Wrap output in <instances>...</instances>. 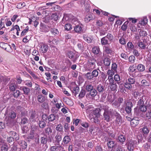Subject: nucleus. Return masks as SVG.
Masks as SVG:
<instances>
[{
  "label": "nucleus",
  "mask_w": 151,
  "mask_h": 151,
  "mask_svg": "<svg viewBox=\"0 0 151 151\" xmlns=\"http://www.w3.org/2000/svg\"><path fill=\"white\" fill-rule=\"evenodd\" d=\"M29 27L28 26H27L26 28L25 29H24L22 32L21 34V36H24L25 34L26 33H27L29 30Z\"/></svg>",
  "instance_id": "60"
},
{
  "label": "nucleus",
  "mask_w": 151,
  "mask_h": 151,
  "mask_svg": "<svg viewBox=\"0 0 151 151\" xmlns=\"http://www.w3.org/2000/svg\"><path fill=\"white\" fill-rule=\"evenodd\" d=\"M9 79H10L9 78L4 77V79L3 80V84L4 85H6Z\"/></svg>",
  "instance_id": "62"
},
{
  "label": "nucleus",
  "mask_w": 151,
  "mask_h": 151,
  "mask_svg": "<svg viewBox=\"0 0 151 151\" xmlns=\"http://www.w3.org/2000/svg\"><path fill=\"white\" fill-rule=\"evenodd\" d=\"M5 114L8 115V117L12 119H14L16 116V113L14 111H12L6 110Z\"/></svg>",
  "instance_id": "9"
},
{
  "label": "nucleus",
  "mask_w": 151,
  "mask_h": 151,
  "mask_svg": "<svg viewBox=\"0 0 151 151\" xmlns=\"http://www.w3.org/2000/svg\"><path fill=\"white\" fill-rule=\"evenodd\" d=\"M99 71L100 72V71L98 69H95L92 71L91 73L93 77H96L98 76Z\"/></svg>",
  "instance_id": "40"
},
{
  "label": "nucleus",
  "mask_w": 151,
  "mask_h": 151,
  "mask_svg": "<svg viewBox=\"0 0 151 151\" xmlns=\"http://www.w3.org/2000/svg\"><path fill=\"white\" fill-rule=\"evenodd\" d=\"M108 106L106 105H103L101 106V109H103L104 111V112H107L109 111Z\"/></svg>",
  "instance_id": "47"
},
{
  "label": "nucleus",
  "mask_w": 151,
  "mask_h": 151,
  "mask_svg": "<svg viewBox=\"0 0 151 151\" xmlns=\"http://www.w3.org/2000/svg\"><path fill=\"white\" fill-rule=\"evenodd\" d=\"M142 131L143 133L146 134H147L149 132L148 128L147 127H144L142 129Z\"/></svg>",
  "instance_id": "51"
},
{
  "label": "nucleus",
  "mask_w": 151,
  "mask_h": 151,
  "mask_svg": "<svg viewBox=\"0 0 151 151\" xmlns=\"http://www.w3.org/2000/svg\"><path fill=\"white\" fill-rule=\"evenodd\" d=\"M37 99L39 102L42 103L45 101V98L43 95H40L37 96Z\"/></svg>",
  "instance_id": "42"
},
{
  "label": "nucleus",
  "mask_w": 151,
  "mask_h": 151,
  "mask_svg": "<svg viewBox=\"0 0 151 151\" xmlns=\"http://www.w3.org/2000/svg\"><path fill=\"white\" fill-rule=\"evenodd\" d=\"M113 115L116 117V121L118 124H119L120 122L121 123L122 122V118L121 116L115 110H114Z\"/></svg>",
  "instance_id": "15"
},
{
  "label": "nucleus",
  "mask_w": 151,
  "mask_h": 151,
  "mask_svg": "<svg viewBox=\"0 0 151 151\" xmlns=\"http://www.w3.org/2000/svg\"><path fill=\"white\" fill-rule=\"evenodd\" d=\"M37 127L35 126H31L30 134L28 136V138L32 139L34 138L35 132L37 129Z\"/></svg>",
  "instance_id": "6"
},
{
  "label": "nucleus",
  "mask_w": 151,
  "mask_h": 151,
  "mask_svg": "<svg viewBox=\"0 0 151 151\" xmlns=\"http://www.w3.org/2000/svg\"><path fill=\"white\" fill-rule=\"evenodd\" d=\"M44 131L45 134L48 136L50 135L52 132V130L51 127H48L45 128Z\"/></svg>",
  "instance_id": "21"
},
{
  "label": "nucleus",
  "mask_w": 151,
  "mask_h": 151,
  "mask_svg": "<svg viewBox=\"0 0 151 151\" xmlns=\"http://www.w3.org/2000/svg\"><path fill=\"white\" fill-rule=\"evenodd\" d=\"M114 79L115 81H119L120 80V78L119 75L117 74L114 75Z\"/></svg>",
  "instance_id": "63"
},
{
  "label": "nucleus",
  "mask_w": 151,
  "mask_h": 151,
  "mask_svg": "<svg viewBox=\"0 0 151 151\" xmlns=\"http://www.w3.org/2000/svg\"><path fill=\"white\" fill-rule=\"evenodd\" d=\"M0 47L8 52H10L11 48L9 45L6 43L1 42L0 43Z\"/></svg>",
  "instance_id": "12"
},
{
  "label": "nucleus",
  "mask_w": 151,
  "mask_h": 151,
  "mask_svg": "<svg viewBox=\"0 0 151 151\" xmlns=\"http://www.w3.org/2000/svg\"><path fill=\"white\" fill-rule=\"evenodd\" d=\"M114 110L113 109H109V111L107 112H104L103 114L104 119L107 122H109L110 120L111 116L114 114Z\"/></svg>",
  "instance_id": "3"
},
{
  "label": "nucleus",
  "mask_w": 151,
  "mask_h": 151,
  "mask_svg": "<svg viewBox=\"0 0 151 151\" xmlns=\"http://www.w3.org/2000/svg\"><path fill=\"white\" fill-rule=\"evenodd\" d=\"M109 41H111L113 39L114 37L110 33H108L107 35L105 36Z\"/></svg>",
  "instance_id": "50"
},
{
  "label": "nucleus",
  "mask_w": 151,
  "mask_h": 151,
  "mask_svg": "<svg viewBox=\"0 0 151 151\" xmlns=\"http://www.w3.org/2000/svg\"><path fill=\"white\" fill-rule=\"evenodd\" d=\"M74 30L76 32L79 33H81L83 31L81 26L80 25H77L75 27Z\"/></svg>",
  "instance_id": "34"
},
{
  "label": "nucleus",
  "mask_w": 151,
  "mask_h": 151,
  "mask_svg": "<svg viewBox=\"0 0 151 151\" xmlns=\"http://www.w3.org/2000/svg\"><path fill=\"white\" fill-rule=\"evenodd\" d=\"M65 29L66 30H69L72 29L71 25L70 24H65Z\"/></svg>",
  "instance_id": "58"
},
{
  "label": "nucleus",
  "mask_w": 151,
  "mask_h": 151,
  "mask_svg": "<svg viewBox=\"0 0 151 151\" xmlns=\"http://www.w3.org/2000/svg\"><path fill=\"white\" fill-rule=\"evenodd\" d=\"M128 23V21L125 22L122 26L121 29L123 31L126 30L127 27Z\"/></svg>",
  "instance_id": "48"
},
{
  "label": "nucleus",
  "mask_w": 151,
  "mask_h": 151,
  "mask_svg": "<svg viewBox=\"0 0 151 151\" xmlns=\"http://www.w3.org/2000/svg\"><path fill=\"white\" fill-rule=\"evenodd\" d=\"M86 78L88 80H91L93 79V77L92 75V73L91 72H88L85 74Z\"/></svg>",
  "instance_id": "43"
},
{
  "label": "nucleus",
  "mask_w": 151,
  "mask_h": 151,
  "mask_svg": "<svg viewBox=\"0 0 151 151\" xmlns=\"http://www.w3.org/2000/svg\"><path fill=\"white\" fill-rule=\"evenodd\" d=\"M9 89L11 91H15L17 88V85L15 83V81L14 79H12L8 85Z\"/></svg>",
  "instance_id": "5"
},
{
  "label": "nucleus",
  "mask_w": 151,
  "mask_h": 151,
  "mask_svg": "<svg viewBox=\"0 0 151 151\" xmlns=\"http://www.w3.org/2000/svg\"><path fill=\"white\" fill-rule=\"evenodd\" d=\"M51 141L52 140L50 137H49L48 139L45 137H41L40 138L41 143L43 144H45L46 143L47 141L51 142Z\"/></svg>",
  "instance_id": "18"
},
{
  "label": "nucleus",
  "mask_w": 151,
  "mask_h": 151,
  "mask_svg": "<svg viewBox=\"0 0 151 151\" xmlns=\"http://www.w3.org/2000/svg\"><path fill=\"white\" fill-rule=\"evenodd\" d=\"M20 89L23 90L25 95H28L30 91L29 88L26 86L21 87Z\"/></svg>",
  "instance_id": "31"
},
{
  "label": "nucleus",
  "mask_w": 151,
  "mask_h": 151,
  "mask_svg": "<svg viewBox=\"0 0 151 151\" xmlns=\"http://www.w3.org/2000/svg\"><path fill=\"white\" fill-rule=\"evenodd\" d=\"M67 56L68 58L72 59V61L75 62L77 59V57L75 56V53L72 51H69L67 53Z\"/></svg>",
  "instance_id": "16"
},
{
  "label": "nucleus",
  "mask_w": 151,
  "mask_h": 151,
  "mask_svg": "<svg viewBox=\"0 0 151 151\" xmlns=\"http://www.w3.org/2000/svg\"><path fill=\"white\" fill-rule=\"evenodd\" d=\"M48 46L46 45L43 44L41 46L40 49V51L43 53L46 52L48 49Z\"/></svg>",
  "instance_id": "35"
},
{
  "label": "nucleus",
  "mask_w": 151,
  "mask_h": 151,
  "mask_svg": "<svg viewBox=\"0 0 151 151\" xmlns=\"http://www.w3.org/2000/svg\"><path fill=\"white\" fill-rule=\"evenodd\" d=\"M98 93L96 89L94 88L91 91H90L86 94V98L89 97L90 96L92 97H95L97 94Z\"/></svg>",
  "instance_id": "13"
},
{
  "label": "nucleus",
  "mask_w": 151,
  "mask_h": 151,
  "mask_svg": "<svg viewBox=\"0 0 151 151\" xmlns=\"http://www.w3.org/2000/svg\"><path fill=\"white\" fill-rule=\"evenodd\" d=\"M94 19V16L91 15H87L86 16L85 18V21L86 23H88L91 20H93Z\"/></svg>",
  "instance_id": "28"
},
{
  "label": "nucleus",
  "mask_w": 151,
  "mask_h": 151,
  "mask_svg": "<svg viewBox=\"0 0 151 151\" xmlns=\"http://www.w3.org/2000/svg\"><path fill=\"white\" fill-rule=\"evenodd\" d=\"M119 43L123 45H125L126 44V39L122 36L121 37L119 40Z\"/></svg>",
  "instance_id": "44"
},
{
  "label": "nucleus",
  "mask_w": 151,
  "mask_h": 151,
  "mask_svg": "<svg viewBox=\"0 0 151 151\" xmlns=\"http://www.w3.org/2000/svg\"><path fill=\"white\" fill-rule=\"evenodd\" d=\"M118 139L122 144H123L126 140V137L124 135L121 134L119 136Z\"/></svg>",
  "instance_id": "36"
},
{
  "label": "nucleus",
  "mask_w": 151,
  "mask_h": 151,
  "mask_svg": "<svg viewBox=\"0 0 151 151\" xmlns=\"http://www.w3.org/2000/svg\"><path fill=\"white\" fill-rule=\"evenodd\" d=\"M86 92L85 89H82L78 96L79 99H81L84 97L86 94Z\"/></svg>",
  "instance_id": "25"
},
{
  "label": "nucleus",
  "mask_w": 151,
  "mask_h": 151,
  "mask_svg": "<svg viewBox=\"0 0 151 151\" xmlns=\"http://www.w3.org/2000/svg\"><path fill=\"white\" fill-rule=\"evenodd\" d=\"M141 83L142 85L144 86H149L150 85V83L145 79L142 80Z\"/></svg>",
  "instance_id": "49"
},
{
  "label": "nucleus",
  "mask_w": 151,
  "mask_h": 151,
  "mask_svg": "<svg viewBox=\"0 0 151 151\" xmlns=\"http://www.w3.org/2000/svg\"><path fill=\"white\" fill-rule=\"evenodd\" d=\"M138 32L139 33V35L140 37H145L147 35V32L144 30L141 29H139Z\"/></svg>",
  "instance_id": "30"
},
{
  "label": "nucleus",
  "mask_w": 151,
  "mask_h": 151,
  "mask_svg": "<svg viewBox=\"0 0 151 151\" xmlns=\"http://www.w3.org/2000/svg\"><path fill=\"white\" fill-rule=\"evenodd\" d=\"M58 115L55 114H51L48 117V119L49 122H52L54 120L57 121L58 120Z\"/></svg>",
  "instance_id": "14"
},
{
  "label": "nucleus",
  "mask_w": 151,
  "mask_h": 151,
  "mask_svg": "<svg viewBox=\"0 0 151 151\" xmlns=\"http://www.w3.org/2000/svg\"><path fill=\"white\" fill-rule=\"evenodd\" d=\"M123 147L120 145H118L116 148L115 151H123Z\"/></svg>",
  "instance_id": "64"
},
{
  "label": "nucleus",
  "mask_w": 151,
  "mask_h": 151,
  "mask_svg": "<svg viewBox=\"0 0 151 151\" xmlns=\"http://www.w3.org/2000/svg\"><path fill=\"white\" fill-rule=\"evenodd\" d=\"M135 81L134 78H129L125 81V82L124 84V86L127 89L131 90L133 88L132 85L134 83Z\"/></svg>",
  "instance_id": "1"
},
{
  "label": "nucleus",
  "mask_w": 151,
  "mask_h": 151,
  "mask_svg": "<svg viewBox=\"0 0 151 151\" xmlns=\"http://www.w3.org/2000/svg\"><path fill=\"white\" fill-rule=\"evenodd\" d=\"M73 93L74 94L75 96H76L77 94H78L79 92L80 89L79 87L76 86L73 87L72 88V90H71Z\"/></svg>",
  "instance_id": "33"
},
{
  "label": "nucleus",
  "mask_w": 151,
  "mask_h": 151,
  "mask_svg": "<svg viewBox=\"0 0 151 151\" xmlns=\"http://www.w3.org/2000/svg\"><path fill=\"white\" fill-rule=\"evenodd\" d=\"M143 40V42L139 40L138 43V46L141 49H145L146 45V44L147 43V41L145 39Z\"/></svg>",
  "instance_id": "11"
},
{
  "label": "nucleus",
  "mask_w": 151,
  "mask_h": 151,
  "mask_svg": "<svg viewBox=\"0 0 151 151\" xmlns=\"http://www.w3.org/2000/svg\"><path fill=\"white\" fill-rule=\"evenodd\" d=\"M28 120V119L27 118L25 117H24L22 119L21 123L22 124H25L27 123Z\"/></svg>",
  "instance_id": "61"
},
{
  "label": "nucleus",
  "mask_w": 151,
  "mask_h": 151,
  "mask_svg": "<svg viewBox=\"0 0 151 151\" xmlns=\"http://www.w3.org/2000/svg\"><path fill=\"white\" fill-rule=\"evenodd\" d=\"M71 140L70 137L68 136H65L63 139V142L65 144H67Z\"/></svg>",
  "instance_id": "45"
},
{
  "label": "nucleus",
  "mask_w": 151,
  "mask_h": 151,
  "mask_svg": "<svg viewBox=\"0 0 151 151\" xmlns=\"http://www.w3.org/2000/svg\"><path fill=\"white\" fill-rule=\"evenodd\" d=\"M129 61L131 63H134V62L135 60V58L134 56H130L129 58L128 57Z\"/></svg>",
  "instance_id": "53"
},
{
  "label": "nucleus",
  "mask_w": 151,
  "mask_h": 151,
  "mask_svg": "<svg viewBox=\"0 0 151 151\" xmlns=\"http://www.w3.org/2000/svg\"><path fill=\"white\" fill-rule=\"evenodd\" d=\"M146 99V97L142 96L140 97L137 103V106H143L144 105V100H145Z\"/></svg>",
  "instance_id": "17"
},
{
  "label": "nucleus",
  "mask_w": 151,
  "mask_h": 151,
  "mask_svg": "<svg viewBox=\"0 0 151 151\" xmlns=\"http://www.w3.org/2000/svg\"><path fill=\"white\" fill-rule=\"evenodd\" d=\"M38 124L39 125V127L43 129L46 126V123L44 120L42 119H41L39 120Z\"/></svg>",
  "instance_id": "32"
},
{
  "label": "nucleus",
  "mask_w": 151,
  "mask_h": 151,
  "mask_svg": "<svg viewBox=\"0 0 151 151\" xmlns=\"http://www.w3.org/2000/svg\"><path fill=\"white\" fill-rule=\"evenodd\" d=\"M96 90L98 92L102 93L103 92L105 91L106 88L105 86L101 84H99L96 86Z\"/></svg>",
  "instance_id": "10"
},
{
  "label": "nucleus",
  "mask_w": 151,
  "mask_h": 151,
  "mask_svg": "<svg viewBox=\"0 0 151 151\" xmlns=\"http://www.w3.org/2000/svg\"><path fill=\"white\" fill-rule=\"evenodd\" d=\"M139 110L142 112H145L147 110V108L146 106L144 105L143 106H139Z\"/></svg>",
  "instance_id": "54"
},
{
  "label": "nucleus",
  "mask_w": 151,
  "mask_h": 151,
  "mask_svg": "<svg viewBox=\"0 0 151 151\" xmlns=\"http://www.w3.org/2000/svg\"><path fill=\"white\" fill-rule=\"evenodd\" d=\"M29 119L31 122H35L38 119V115L35 111H30Z\"/></svg>",
  "instance_id": "4"
},
{
  "label": "nucleus",
  "mask_w": 151,
  "mask_h": 151,
  "mask_svg": "<svg viewBox=\"0 0 151 151\" xmlns=\"http://www.w3.org/2000/svg\"><path fill=\"white\" fill-rule=\"evenodd\" d=\"M83 37L84 40L88 43H90L92 41V40L89 37H87L85 36H83Z\"/></svg>",
  "instance_id": "56"
},
{
  "label": "nucleus",
  "mask_w": 151,
  "mask_h": 151,
  "mask_svg": "<svg viewBox=\"0 0 151 151\" xmlns=\"http://www.w3.org/2000/svg\"><path fill=\"white\" fill-rule=\"evenodd\" d=\"M18 143L21 146L22 149H25L27 147V143L24 141H19L18 142Z\"/></svg>",
  "instance_id": "20"
},
{
  "label": "nucleus",
  "mask_w": 151,
  "mask_h": 151,
  "mask_svg": "<svg viewBox=\"0 0 151 151\" xmlns=\"http://www.w3.org/2000/svg\"><path fill=\"white\" fill-rule=\"evenodd\" d=\"M121 57L125 60H127L128 59V56L127 53H122L121 54Z\"/></svg>",
  "instance_id": "52"
},
{
  "label": "nucleus",
  "mask_w": 151,
  "mask_h": 151,
  "mask_svg": "<svg viewBox=\"0 0 151 151\" xmlns=\"http://www.w3.org/2000/svg\"><path fill=\"white\" fill-rule=\"evenodd\" d=\"M21 95L20 92L18 90H17L13 93V95L15 98H17Z\"/></svg>",
  "instance_id": "55"
},
{
  "label": "nucleus",
  "mask_w": 151,
  "mask_h": 151,
  "mask_svg": "<svg viewBox=\"0 0 151 151\" xmlns=\"http://www.w3.org/2000/svg\"><path fill=\"white\" fill-rule=\"evenodd\" d=\"M133 106V104L131 101H128L126 103L125 111L127 114H129L131 113Z\"/></svg>",
  "instance_id": "8"
},
{
  "label": "nucleus",
  "mask_w": 151,
  "mask_h": 151,
  "mask_svg": "<svg viewBox=\"0 0 151 151\" xmlns=\"http://www.w3.org/2000/svg\"><path fill=\"white\" fill-rule=\"evenodd\" d=\"M137 69L140 72H143L145 70V67L142 64H139L137 66Z\"/></svg>",
  "instance_id": "24"
},
{
  "label": "nucleus",
  "mask_w": 151,
  "mask_h": 151,
  "mask_svg": "<svg viewBox=\"0 0 151 151\" xmlns=\"http://www.w3.org/2000/svg\"><path fill=\"white\" fill-rule=\"evenodd\" d=\"M101 109L99 108H96L93 111V114L97 118H99L101 116L100 111Z\"/></svg>",
  "instance_id": "26"
},
{
  "label": "nucleus",
  "mask_w": 151,
  "mask_h": 151,
  "mask_svg": "<svg viewBox=\"0 0 151 151\" xmlns=\"http://www.w3.org/2000/svg\"><path fill=\"white\" fill-rule=\"evenodd\" d=\"M94 89L93 86L91 84H88L86 85L85 87V90L88 92L91 91Z\"/></svg>",
  "instance_id": "39"
},
{
  "label": "nucleus",
  "mask_w": 151,
  "mask_h": 151,
  "mask_svg": "<svg viewBox=\"0 0 151 151\" xmlns=\"http://www.w3.org/2000/svg\"><path fill=\"white\" fill-rule=\"evenodd\" d=\"M107 145L108 148H113L114 146L115 142L113 141L109 140H108Z\"/></svg>",
  "instance_id": "38"
},
{
  "label": "nucleus",
  "mask_w": 151,
  "mask_h": 151,
  "mask_svg": "<svg viewBox=\"0 0 151 151\" xmlns=\"http://www.w3.org/2000/svg\"><path fill=\"white\" fill-rule=\"evenodd\" d=\"M63 127L61 124L58 125L56 127V130L59 132H61L63 130Z\"/></svg>",
  "instance_id": "57"
},
{
  "label": "nucleus",
  "mask_w": 151,
  "mask_h": 151,
  "mask_svg": "<svg viewBox=\"0 0 151 151\" xmlns=\"http://www.w3.org/2000/svg\"><path fill=\"white\" fill-rule=\"evenodd\" d=\"M1 145V151H8V146L7 143L1 139L0 140V146Z\"/></svg>",
  "instance_id": "7"
},
{
  "label": "nucleus",
  "mask_w": 151,
  "mask_h": 151,
  "mask_svg": "<svg viewBox=\"0 0 151 151\" xmlns=\"http://www.w3.org/2000/svg\"><path fill=\"white\" fill-rule=\"evenodd\" d=\"M137 143L136 141L129 139L127 141L125 145L129 151H133L134 147L136 146Z\"/></svg>",
  "instance_id": "2"
},
{
  "label": "nucleus",
  "mask_w": 151,
  "mask_h": 151,
  "mask_svg": "<svg viewBox=\"0 0 151 151\" xmlns=\"http://www.w3.org/2000/svg\"><path fill=\"white\" fill-rule=\"evenodd\" d=\"M109 41L108 40L106 37H105L102 38L101 39V43L102 45H109Z\"/></svg>",
  "instance_id": "29"
},
{
  "label": "nucleus",
  "mask_w": 151,
  "mask_h": 151,
  "mask_svg": "<svg viewBox=\"0 0 151 151\" xmlns=\"http://www.w3.org/2000/svg\"><path fill=\"white\" fill-rule=\"evenodd\" d=\"M109 87L111 91H116L117 86L116 83L114 82V83H110Z\"/></svg>",
  "instance_id": "23"
},
{
  "label": "nucleus",
  "mask_w": 151,
  "mask_h": 151,
  "mask_svg": "<svg viewBox=\"0 0 151 151\" xmlns=\"http://www.w3.org/2000/svg\"><path fill=\"white\" fill-rule=\"evenodd\" d=\"M58 146H55L51 147L50 148L51 151H58L61 150L62 147L59 144H58Z\"/></svg>",
  "instance_id": "19"
},
{
  "label": "nucleus",
  "mask_w": 151,
  "mask_h": 151,
  "mask_svg": "<svg viewBox=\"0 0 151 151\" xmlns=\"http://www.w3.org/2000/svg\"><path fill=\"white\" fill-rule=\"evenodd\" d=\"M55 138L56 139V142L59 144L60 142L62 140V137L60 134H57L55 136Z\"/></svg>",
  "instance_id": "46"
},
{
  "label": "nucleus",
  "mask_w": 151,
  "mask_h": 151,
  "mask_svg": "<svg viewBox=\"0 0 151 151\" xmlns=\"http://www.w3.org/2000/svg\"><path fill=\"white\" fill-rule=\"evenodd\" d=\"M100 51V50L99 47L95 46L92 48V52L95 54H98Z\"/></svg>",
  "instance_id": "41"
},
{
  "label": "nucleus",
  "mask_w": 151,
  "mask_h": 151,
  "mask_svg": "<svg viewBox=\"0 0 151 151\" xmlns=\"http://www.w3.org/2000/svg\"><path fill=\"white\" fill-rule=\"evenodd\" d=\"M58 14L57 13H52L51 17V19L55 21H56L59 18Z\"/></svg>",
  "instance_id": "37"
},
{
  "label": "nucleus",
  "mask_w": 151,
  "mask_h": 151,
  "mask_svg": "<svg viewBox=\"0 0 151 151\" xmlns=\"http://www.w3.org/2000/svg\"><path fill=\"white\" fill-rule=\"evenodd\" d=\"M111 60L109 57L106 56L104 60V65L107 66H109L110 64Z\"/></svg>",
  "instance_id": "22"
},
{
  "label": "nucleus",
  "mask_w": 151,
  "mask_h": 151,
  "mask_svg": "<svg viewBox=\"0 0 151 151\" xmlns=\"http://www.w3.org/2000/svg\"><path fill=\"white\" fill-rule=\"evenodd\" d=\"M52 33L54 35L58 34L59 33V32L57 29L55 28H52L51 30Z\"/></svg>",
  "instance_id": "59"
},
{
  "label": "nucleus",
  "mask_w": 151,
  "mask_h": 151,
  "mask_svg": "<svg viewBox=\"0 0 151 151\" xmlns=\"http://www.w3.org/2000/svg\"><path fill=\"white\" fill-rule=\"evenodd\" d=\"M89 64L91 65H94L93 68H95V63L96 62V60L94 58L90 57L89 58L88 60Z\"/></svg>",
  "instance_id": "27"
}]
</instances>
